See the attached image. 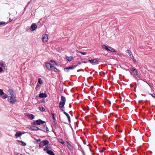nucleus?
Here are the masks:
<instances>
[{"instance_id":"obj_20","label":"nucleus","mask_w":155,"mask_h":155,"mask_svg":"<svg viewBox=\"0 0 155 155\" xmlns=\"http://www.w3.org/2000/svg\"><path fill=\"white\" fill-rule=\"evenodd\" d=\"M134 73L135 75H137L138 77L140 78V75L138 74V71L137 69H136V71H134Z\"/></svg>"},{"instance_id":"obj_5","label":"nucleus","mask_w":155,"mask_h":155,"mask_svg":"<svg viewBox=\"0 0 155 155\" xmlns=\"http://www.w3.org/2000/svg\"><path fill=\"white\" fill-rule=\"evenodd\" d=\"M126 52L128 53L130 56V58L133 60V61L134 62H136V61L135 59L134 58V56L132 54V52H131L130 50H128L126 51Z\"/></svg>"},{"instance_id":"obj_1","label":"nucleus","mask_w":155,"mask_h":155,"mask_svg":"<svg viewBox=\"0 0 155 155\" xmlns=\"http://www.w3.org/2000/svg\"><path fill=\"white\" fill-rule=\"evenodd\" d=\"M66 101L65 97L63 96H61V101L59 104V107L61 109V110L63 112L64 114H65L67 117L69 123L71 122L70 117L69 115L63 109L64 108V106L65 104Z\"/></svg>"},{"instance_id":"obj_53","label":"nucleus","mask_w":155,"mask_h":155,"mask_svg":"<svg viewBox=\"0 0 155 155\" xmlns=\"http://www.w3.org/2000/svg\"><path fill=\"white\" fill-rule=\"evenodd\" d=\"M43 128L44 129V128H45V125H43Z\"/></svg>"},{"instance_id":"obj_9","label":"nucleus","mask_w":155,"mask_h":155,"mask_svg":"<svg viewBox=\"0 0 155 155\" xmlns=\"http://www.w3.org/2000/svg\"><path fill=\"white\" fill-rule=\"evenodd\" d=\"M36 123H37V125H40L45 123V122L41 119H38L36 121Z\"/></svg>"},{"instance_id":"obj_36","label":"nucleus","mask_w":155,"mask_h":155,"mask_svg":"<svg viewBox=\"0 0 155 155\" xmlns=\"http://www.w3.org/2000/svg\"><path fill=\"white\" fill-rule=\"evenodd\" d=\"M106 150L105 148L104 147H103L102 149L100 150V152H103L104 151V150Z\"/></svg>"},{"instance_id":"obj_10","label":"nucleus","mask_w":155,"mask_h":155,"mask_svg":"<svg viewBox=\"0 0 155 155\" xmlns=\"http://www.w3.org/2000/svg\"><path fill=\"white\" fill-rule=\"evenodd\" d=\"M25 133H22L21 131H18L16 133V134H15V136L16 137V138H18V137H20L22 134H23Z\"/></svg>"},{"instance_id":"obj_52","label":"nucleus","mask_w":155,"mask_h":155,"mask_svg":"<svg viewBox=\"0 0 155 155\" xmlns=\"http://www.w3.org/2000/svg\"><path fill=\"white\" fill-rule=\"evenodd\" d=\"M126 71H129V69H126Z\"/></svg>"},{"instance_id":"obj_6","label":"nucleus","mask_w":155,"mask_h":155,"mask_svg":"<svg viewBox=\"0 0 155 155\" xmlns=\"http://www.w3.org/2000/svg\"><path fill=\"white\" fill-rule=\"evenodd\" d=\"M78 66V65H74L71 66H69V67H66L64 68V71L66 72H68L69 71V69H73L74 68H75Z\"/></svg>"},{"instance_id":"obj_23","label":"nucleus","mask_w":155,"mask_h":155,"mask_svg":"<svg viewBox=\"0 0 155 155\" xmlns=\"http://www.w3.org/2000/svg\"><path fill=\"white\" fill-rule=\"evenodd\" d=\"M44 143L42 141H41L40 143H39V147L41 148L43 146H45Z\"/></svg>"},{"instance_id":"obj_47","label":"nucleus","mask_w":155,"mask_h":155,"mask_svg":"<svg viewBox=\"0 0 155 155\" xmlns=\"http://www.w3.org/2000/svg\"><path fill=\"white\" fill-rule=\"evenodd\" d=\"M81 62H78V64L77 65H78V66L79 65V64H81Z\"/></svg>"},{"instance_id":"obj_57","label":"nucleus","mask_w":155,"mask_h":155,"mask_svg":"<svg viewBox=\"0 0 155 155\" xmlns=\"http://www.w3.org/2000/svg\"><path fill=\"white\" fill-rule=\"evenodd\" d=\"M28 5H27L25 7H27V6H28Z\"/></svg>"},{"instance_id":"obj_24","label":"nucleus","mask_w":155,"mask_h":155,"mask_svg":"<svg viewBox=\"0 0 155 155\" xmlns=\"http://www.w3.org/2000/svg\"><path fill=\"white\" fill-rule=\"evenodd\" d=\"M42 141L45 146L48 144V141L47 140H45Z\"/></svg>"},{"instance_id":"obj_48","label":"nucleus","mask_w":155,"mask_h":155,"mask_svg":"<svg viewBox=\"0 0 155 155\" xmlns=\"http://www.w3.org/2000/svg\"><path fill=\"white\" fill-rule=\"evenodd\" d=\"M9 21L10 22L12 21V20L10 18H9Z\"/></svg>"},{"instance_id":"obj_43","label":"nucleus","mask_w":155,"mask_h":155,"mask_svg":"<svg viewBox=\"0 0 155 155\" xmlns=\"http://www.w3.org/2000/svg\"><path fill=\"white\" fill-rule=\"evenodd\" d=\"M32 124L34 125L37 124V123H36V121H35L33 122L32 123Z\"/></svg>"},{"instance_id":"obj_59","label":"nucleus","mask_w":155,"mask_h":155,"mask_svg":"<svg viewBox=\"0 0 155 155\" xmlns=\"http://www.w3.org/2000/svg\"><path fill=\"white\" fill-rule=\"evenodd\" d=\"M122 132V131H120V132Z\"/></svg>"},{"instance_id":"obj_2","label":"nucleus","mask_w":155,"mask_h":155,"mask_svg":"<svg viewBox=\"0 0 155 155\" xmlns=\"http://www.w3.org/2000/svg\"><path fill=\"white\" fill-rule=\"evenodd\" d=\"M8 101L11 104H14L16 101V97L13 94H12Z\"/></svg>"},{"instance_id":"obj_50","label":"nucleus","mask_w":155,"mask_h":155,"mask_svg":"<svg viewBox=\"0 0 155 155\" xmlns=\"http://www.w3.org/2000/svg\"><path fill=\"white\" fill-rule=\"evenodd\" d=\"M81 71V70H80V69H79V70H77V72H79V71Z\"/></svg>"},{"instance_id":"obj_33","label":"nucleus","mask_w":155,"mask_h":155,"mask_svg":"<svg viewBox=\"0 0 155 155\" xmlns=\"http://www.w3.org/2000/svg\"><path fill=\"white\" fill-rule=\"evenodd\" d=\"M78 52L82 54L85 55L87 54V53L86 52H81L79 51H78Z\"/></svg>"},{"instance_id":"obj_49","label":"nucleus","mask_w":155,"mask_h":155,"mask_svg":"<svg viewBox=\"0 0 155 155\" xmlns=\"http://www.w3.org/2000/svg\"><path fill=\"white\" fill-rule=\"evenodd\" d=\"M101 124V122H98V124Z\"/></svg>"},{"instance_id":"obj_31","label":"nucleus","mask_w":155,"mask_h":155,"mask_svg":"<svg viewBox=\"0 0 155 155\" xmlns=\"http://www.w3.org/2000/svg\"><path fill=\"white\" fill-rule=\"evenodd\" d=\"M4 92L2 90V89H0V96L1 97L3 94H4Z\"/></svg>"},{"instance_id":"obj_27","label":"nucleus","mask_w":155,"mask_h":155,"mask_svg":"<svg viewBox=\"0 0 155 155\" xmlns=\"http://www.w3.org/2000/svg\"><path fill=\"white\" fill-rule=\"evenodd\" d=\"M41 142V140L40 139H39L37 140L36 141H35L34 142V143L36 144H38V143L39 144V143H40Z\"/></svg>"},{"instance_id":"obj_39","label":"nucleus","mask_w":155,"mask_h":155,"mask_svg":"<svg viewBox=\"0 0 155 155\" xmlns=\"http://www.w3.org/2000/svg\"><path fill=\"white\" fill-rule=\"evenodd\" d=\"M150 94L152 97L155 98V94Z\"/></svg>"},{"instance_id":"obj_4","label":"nucleus","mask_w":155,"mask_h":155,"mask_svg":"<svg viewBox=\"0 0 155 155\" xmlns=\"http://www.w3.org/2000/svg\"><path fill=\"white\" fill-rule=\"evenodd\" d=\"M49 65H50V70L54 71L55 72H58L60 71L58 69H57L56 68H55L53 65H52V64H50V63L49 62Z\"/></svg>"},{"instance_id":"obj_37","label":"nucleus","mask_w":155,"mask_h":155,"mask_svg":"<svg viewBox=\"0 0 155 155\" xmlns=\"http://www.w3.org/2000/svg\"><path fill=\"white\" fill-rule=\"evenodd\" d=\"M53 124L55 127H58V125L55 123L54 121H53Z\"/></svg>"},{"instance_id":"obj_42","label":"nucleus","mask_w":155,"mask_h":155,"mask_svg":"<svg viewBox=\"0 0 155 155\" xmlns=\"http://www.w3.org/2000/svg\"><path fill=\"white\" fill-rule=\"evenodd\" d=\"M82 62L84 63H86L88 62V61H84L83 60H82Z\"/></svg>"},{"instance_id":"obj_45","label":"nucleus","mask_w":155,"mask_h":155,"mask_svg":"<svg viewBox=\"0 0 155 155\" xmlns=\"http://www.w3.org/2000/svg\"><path fill=\"white\" fill-rule=\"evenodd\" d=\"M29 129L32 130V126H30L29 127H28Z\"/></svg>"},{"instance_id":"obj_38","label":"nucleus","mask_w":155,"mask_h":155,"mask_svg":"<svg viewBox=\"0 0 155 155\" xmlns=\"http://www.w3.org/2000/svg\"><path fill=\"white\" fill-rule=\"evenodd\" d=\"M130 70L131 71L134 72V71H136V68H130Z\"/></svg>"},{"instance_id":"obj_41","label":"nucleus","mask_w":155,"mask_h":155,"mask_svg":"<svg viewBox=\"0 0 155 155\" xmlns=\"http://www.w3.org/2000/svg\"><path fill=\"white\" fill-rule=\"evenodd\" d=\"M14 153L15 155H18L19 154V153L16 152H14Z\"/></svg>"},{"instance_id":"obj_56","label":"nucleus","mask_w":155,"mask_h":155,"mask_svg":"<svg viewBox=\"0 0 155 155\" xmlns=\"http://www.w3.org/2000/svg\"><path fill=\"white\" fill-rule=\"evenodd\" d=\"M42 102H44V101H42Z\"/></svg>"},{"instance_id":"obj_13","label":"nucleus","mask_w":155,"mask_h":155,"mask_svg":"<svg viewBox=\"0 0 155 155\" xmlns=\"http://www.w3.org/2000/svg\"><path fill=\"white\" fill-rule=\"evenodd\" d=\"M102 48L104 50H105L107 51H109L110 46H107L105 45H104L102 46Z\"/></svg>"},{"instance_id":"obj_15","label":"nucleus","mask_w":155,"mask_h":155,"mask_svg":"<svg viewBox=\"0 0 155 155\" xmlns=\"http://www.w3.org/2000/svg\"><path fill=\"white\" fill-rule=\"evenodd\" d=\"M32 130H42L41 129L39 128L36 126H32Z\"/></svg>"},{"instance_id":"obj_34","label":"nucleus","mask_w":155,"mask_h":155,"mask_svg":"<svg viewBox=\"0 0 155 155\" xmlns=\"http://www.w3.org/2000/svg\"><path fill=\"white\" fill-rule=\"evenodd\" d=\"M7 24L4 21L0 22V25Z\"/></svg>"},{"instance_id":"obj_46","label":"nucleus","mask_w":155,"mask_h":155,"mask_svg":"<svg viewBox=\"0 0 155 155\" xmlns=\"http://www.w3.org/2000/svg\"><path fill=\"white\" fill-rule=\"evenodd\" d=\"M46 130L47 131H48V128L47 127H46Z\"/></svg>"},{"instance_id":"obj_26","label":"nucleus","mask_w":155,"mask_h":155,"mask_svg":"<svg viewBox=\"0 0 155 155\" xmlns=\"http://www.w3.org/2000/svg\"><path fill=\"white\" fill-rule=\"evenodd\" d=\"M58 141L60 143L62 144L63 145H64V144L65 145V142L62 139H59Z\"/></svg>"},{"instance_id":"obj_29","label":"nucleus","mask_w":155,"mask_h":155,"mask_svg":"<svg viewBox=\"0 0 155 155\" xmlns=\"http://www.w3.org/2000/svg\"><path fill=\"white\" fill-rule=\"evenodd\" d=\"M42 83H43L42 81L41 80V79L40 78H39V79H38V84H42Z\"/></svg>"},{"instance_id":"obj_14","label":"nucleus","mask_w":155,"mask_h":155,"mask_svg":"<svg viewBox=\"0 0 155 155\" xmlns=\"http://www.w3.org/2000/svg\"><path fill=\"white\" fill-rule=\"evenodd\" d=\"M68 147L69 149L71 151H73V148L72 146L68 142H67Z\"/></svg>"},{"instance_id":"obj_18","label":"nucleus","mask_w":155,"mask_h":155,"mask_svg":"<svg viewBox=\"0 0 155 155\" xmlns=\"http://www.w3.org/2000/svg\"><path fill=\"white\" fill-rule=\"evenodd\" d=\"M4 94H3V95L1 97L3 99H5L7 98H9V97L8 96L5 94L4 93Z\"/></svg>"},{"instance_id":"obj_22","label":"nucleus","mask_w":155,"mask_h":155,"mask_svg":"<svg viewBox=\"0 0 155 155\" xmlns=\"http://www.w3.org/2000/svg\"><path fill=\"white\" fill-rule=\"evenodd\" d=\"M67 60L69 61H71L74 58V57L72 56H70L69 57H67Z\"/></svg>"},{"instance_id":"obj_3","label":"nucleus","mask_w":155,"mask_h":155,"mask_svg":"<svg viewBox=\"0 0 155 155\" xmlns=\"http://www.w3.org/2000/svg\"><path fill=\"white\" fill-rule=\"evenodd\" d=\"M88 62L91 63L92 65H96L99 64V61L96 59H94L92 60H88Z\"/></svg>"},{"instance_id":"obj_32","label":"nucleus","mask_w":155,"mask_h":155,"mask_svg":"<svg viewBox=\"0 0 155 155\" xmlns=\"http://www.w3.org/2000/svg\"><path fill=\"white\" fill-rule=\"evenodd\" d=\"M51 114L52 117L53 118V119L54 120H54H55V114L53 113H51Z\"/></svg>"},{"instance_id":"obj_25","label":"nucleus","mask_w":155,"mask_h":155,"mask_svg":"<svg viewBox=\"0 0 155 155\" xmlns=\"http://www.w3.org/2000/svg\"><path fill=\"white\" fill-rule=\"evenodd\" d=\"M109 51H110L111 52H115L116 51L111 47L110 46V48H109Z\"/></svg>"},{"instance_id":"obj_19","label":"nucleus","mask_w":155,"mask_h":155,"mask_svg":"<svg viewBox=\"0 0 155 155\" xmlns=\"http://www.w3.org/2000/svg\"><path fill=\"white\" fill-rule=\"evenodd\" d=\"M6 64L5 62L3 61H0V66L5 68V67Z\"/></svg>"},{"instance_id":"obj_7","label":"nucleus","mask_w":155,"mask_h":155,"mask_svg":"<svg viewBox=\"0 0 155 155\" xmlns=\"http://www.w3.org/2000/svg\"><path fill=\"white\" fill-rule=\"evenodd\" d=\"M48 36L47 34H44L42 35V41L43 42H46L48 41Z\"/></svg>"},{"instance_id":"obj_30","label":"nucleus","mask_w":155,"mask_h":155,"mask_svg":"<svg viewBox=\"0 0 155 155\" xmlns=\"http://www.w3.org/2000/svg\"><path fill=\"white\" fill-rule=\"evenodd\" d=\"M49 155H55L54 153L51 150H49Z\"/></svg>"},{"instance_id":"obj_44","label":"nucleus","mask_w":155,"mask_h":155,"mask_svg":"<svg viewBox=\"0 0 155 155\" xmlns=\"http://www.w3.org/2000/svg\"><path fill=\"white\" fill-rule=\"evenodd\" d=\"M3 71V69L1 67H0V72H2Z\"/></svg>"},{"instance_id":"obj_16","label":"nucleus","mask_w":155,"mask_h":155,"mask_svg":"<svg viewBox=\"0 0 155 155\" xmlns=\"http://www.w3.org/2000/svg\"><path fill=\"white\" fill-rule=\"evenodd\" d=\"M18 143H21V144H20V145L21 146H26V143L24 142L23 141H21V140H17V141Z\"/></svg>"},{"instance_id":"obj_55","label":"nucleus","mask_w":155,"mask_h":155,"mask_svg":"<svg viewBox=\"0 0 155 155\" xmlns=\"http://www.w3.org/2000/svg\"><path fill=\"white\" fill-rule=\"evenodd\" d=\"M154 17H155V13L154 14Z\"/></svg>"},{"instance_id":"obj_17","label":"nucleus","mask_w":155,"mask_h":155,"mask_svg":"<svg viewBox=\"0 0 155 155\" xmlns=\"http://www.w3.org/2000/svg\"><path fill=\"white\" fill-rule=\"evenodd\" d=\"M50 64H52V65H56L57 66L58 65V64L55 61H54V60H51L50 61Z\"/></svg>"},{"instance_id":"obj_58","label":"nucleus","mask_w":155,"mask_h":155,"mask_svg":"<svg viewBox=\"0 0 155 155\" xmlns=\"http://www.w3.org/2000/svg\"><path fill=\"white\" fill-rule=\"evenodd\" d=\"M20 155H22V154H20Z\"/></svg>"},{"instance_id":"obj_11","label":"nucleus","mask_w":155,"mask_h":155,"mask_svg":"<svg viewBox=\"0 0 155 155\" xmlns=\"http://www.w3.org/2000/svg\"><path fill=\"white\" fill-rule=\"evenodd\" d=\"M26 115L31 120L33 119L35 117V116L34 115L29 113H26Z\"/></svg>"},{"instance_id":"obj_8","label":"nucleus","mask_w":155,"mask_h":155,"mask_svg":"<svg viewBox=\"0 0 155 155\" xmlns=\"http://www.w3.org/2000/svg\"><path fill=\"white\" fill-rule=\"evenodd\" d=\"M37 28V25L35 24H33L31 25L30 28V30L31 31L35 30Z\"/></svg>"},{"instance_id":"obj_40","label":"nucleus","mask_w":155,"mask_h":155,"mask_svg":"<svg viewBox=\"0 0 155 155\" xmlns=\"http://www.w3.org/2000/svg\"><path fill=\"white\" fill-rule=\"evenodd\" d=\"M46 66L47 68L48 69V62H47L46 63Z\"/></svg>"},{"instance_id":"obj_54","label":"nucleus","mask_w":155,"mask_h":155,"mask_svg":"<svg viewBox=\"0 0 155 155\" xmlns=\"http://www.w3.org/2000/svg\"><path fill=\"white\" fill-rule=\"evenodd\" d=\"M69 107L70 108H71V106L70 105L69 106Z\"/></svg>"},{"instance_id":"obj_12","label":"nucleus","mask_w":155,"mask_h":155,"mask_svg":"<svg viewBox=\"0 0 155 155\" xmlns=\"http://www.w3.org/2000/svg\"><path fill=\"white\" fill-rule=\"evenodd\" d=\"M47 97V94L45 93H40L39 94V97L40 98H43L46 97Z\"/></svg>"},{"instance_id":"obj_21","label":"nucleus","mask_w":155,"mask_h":155,"mask_svg":"<svg viewBox=\"0 0 155 155\" xmlns=\"http://www.w3.org/2000/svg\"><path fill=\"white\" fill-rule=\"evenodd\" d=\"M44 151H46V153L48 154V147L45 146L44 149Z\"/></svg>"},{"instance_id":"obj_51","label":"nucleus","mask_w":155,"mask_h":155,"mask_svg":"<svg viewBox=\"0 0 155 155\" xmlns=\"http://www.w3.org/2000/svg\"><path fill=\"white\" fill-rule=\"evenodd\" d=\"M130 73L132 75V72H131L130 71Z\"/></svg>"},{"instance_id":"obj_28","label":"nucleus","mask_w":155,"mask_h":155,"mask_svg":"<svg viewBox=\"0 0 155 155\" xmlns=\"http://www.w3.org/2000/svg\"><path fill=\"white\" fill-rule=\"evenodd\" d=\"M40 85H39L38 84H37V85L35 87V89L37 91L40 88Z\"/></svg>"},{"instance_id":"obj_35","label":"nucleus","mask_w":155,"mask_h":155,"mask_svg":"<svg viewBox=\"0 0 155 155\" xmlns=\"http://www.w3.org/2000/svg\"><path fill=\"white\" fill-rule=\"evenodd\" d=\"M39 109L42 111H44L45 110V109L43 107H40Z\"/></svg>"}]
</instances>
